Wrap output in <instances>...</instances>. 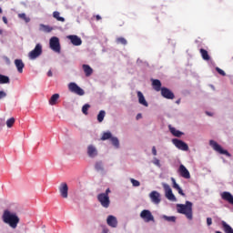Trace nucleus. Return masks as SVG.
<instances>
[{"mask_svg":"<svg viewBox=\"0 0 233 233\" xmlns=\"http://www.w3.org/2000/svg\"><path fill=\"white\" fill-rule=\"evenodd\" d=\"M154 165H156L157 167H161V163L159 162V159L155 158L153 161Z\"/></svg>","mask_w":233,"mask_h":233,"instance_id":"obj_43","label":"nucleus"},{"mask_svg":"<svg viewBox=\"0 0 233 233\" xmlns=\"http://www.w3.org/2000/svg\"><path fill=\"white\" fill-rule=\"evenodd\" d=\"M141 117H142L141 114L137 115V119H141Z\"/></svg>","mask_w":233,"mask_h":233,"instance_id":"obj_49","label":"nucleus"},{"mask_svg":"<svg viewBox=\"0 0 233 233\" xmlns=\"http://www.w3.org/2000/svg\"><path fill=\"white\" fill-rule=\"evenodd\" d=\"M88 108H90V105L85 104L82 107V112L85 116H88Z\"/></svg>","mask_w":233,"mask_h":233,"instance_id":"obj_37","label":"nucleus"},{"mask_svg":"<svg viewBox=\"0 0 233 233\" xmlns=\"http://www.w3.org/2000/svg\"><path fill=\"white\" fill-rule=\"evenodd\" d=\"M209 145H210V147H212L213 150H215L216 152H218V154H223L224 156L230 157V156H231L230 153H228V151L223 149V147H221V146H219V144H218V142H216L214 140H210Z\"/></svg>","mask_w":233,"mask_h":233,"instance_id":"obj_6","label":"nucleus"},{"mask_svg":"<svg viewBox=\"0 0 233 233\" xmlns=\"http://www.w3.org/2000/svg\"><path fill=\"white\" fill-rule=\"evenodd\" d=\"M169 131L172 133L175 137H181L183 136V132L176 129V127H172V126H168Z\"/></svg>","mask_w":233,"mask_h":233,"instance_id":"obj_24","label":"nucleus"},{"mask_svg":"<svg viewBox=\"0 0 233 233\" xmlns=\"http://www.w3.org/2000/svg\"><path fill=\"white\" fill-rule=\"evenodd\" d=\"M82 68L86 74V77H90V76H92V74H94V69H92V67H90V66L84 64L82 66Z\"/></svg>","mask_w":233,"mask_h":233,"instance_id":"obj_21","label":"nucleus"},{"mask_svg":"<svg viewBox=\"0 0 233 233\" xmlns=\"http://www.w3.org/2000/svg\"><path fill=\"white\" fill-rule=\"evenodd\" d=\"M2 219L4 223H6V225H9L11 228H17V225H19V217L17 214L10 212L9 210H5Z\"/></svg>","mask_w":233,"mask_h":233,"instance_id":"obj_1","label":"nucleus"},{"mask_svg":"<svg viewBox=\"0 0 233 233\" xmlns=\"http://www.w3.org/2000/svg\"><path fill=\"white\" fill-rule=\"evenodd\" d=\"M171 181L173 184V188H175L176 190H177L178 194H180V196H183L185 198V193L183 192V189H181V187H179V185H177V183L176 182V178L171 177Z\"/></svg>","mask_w":233,"mask_h":233,"instance_id":"obj_23","label":"nucleus"},{"mask_svg":"<svg viewBox=\"0 0 233 233\" xmlns=\"http://www.w3.org/2000/svg\"><path fill=\"white\" fill-rule=\"evenodd\" d=\"M216 70L218 71V73L220 76H227V73H225V72L223 71V69H221V68H219V67H216Z\"/></svg>","mask_w":233,"mask_h":233,"instance_id":"obj_41","label":"nucleus"},{"mask_svg":"<svg viewBox=\"0 0 233 233\" xmlns=\"http://www.w3.org/2000/svg\"><path fill=\"white\" fill-rule=\"evenodd\" d=\"M221 198L224 199V201H228L229 205L233 206V196L228 191H224L221 194Z\"/></svg>","mask_w":233,"mask_h":233,"instance_id":"obj_17","label":"nucleus"},{"mask_svg":"<svg viewBox=\"0 0 233 233\" xmlns=\"http://www.w3.org/2000/svg\"><path fill=\"white\" fill-rule=\"evenodd\" d=\"M106 223L108 227H112V228H117V218L112 215L107 217Z\"/></svg>","mask_w":233,"mask_h":233,"instance_id":"obj_15","label":"nucleus"},{"mask_svg":"<svg viewBox=\"0 0 233 233\" xmlns=\"http://www.w3.org/2000/svg\"><path fill=\"white\" fill-rule=\"evenodd\" d=\"M47 76H48V77H52V76H53L52 70H49V71L47 72Z\"/></svg>","mask_w":233,"mask_h":233,"instance_id":"obj_48","label":"nucleus"},{"mask_svg":"<svg viewBox=\"0 0 233 233\" xmlns=\"http://www.w3.org/2000/svg\"><path fill=\"white\" fill-rule=\"evenodd\" d=\"M0 14H3V9H1V7H0Z\"/></svg>","mask_w":233,"mask_h":233,"instance_id":"obj_51","label":"nucleus"},{"mask_svg":"<svg viewBox=\"0 0 233 233\" xmlns=\"http://www.w3.org/2000/svg\"><path fill=\"white\" fill-rule=\"evenodd\" d=\"M87 155L89 157H96L97 156V149L96 147L90 145L87 147Z\"/></svg>","mask_w":233,"mask_h":233,"instance_id":"obj_20","label":"nucleus"},{"mask_svg":"<svg viewBox=\"0 0 233 233\" xmlns=\"http://www.w3.org/2000/svg\"><path fill=\"white\" fill-rule=\"evenodd\" d=\"M112 133H110V132H105V133H103V135H102V137H101V140L102 141H106V139H112Z\"/></svg>","mask_w":233,"mask_h":233,"instance_id":"obj_31","label":"nucleus"},{"mask_svg":"<svg viewBox=\"0 0 233 233\" xmlns=\"http://www.w3.org/2000/svg\"><path fill=\"white\" fill-rule=\"evenodd\" d=\"M67 37L68 39H70L72 45H74L75 46H81V45L83 44V41L77 35H73Z\"/></svg>","mask_w":233,"mask_h":233,"instance_id":"obj_16","label":"nucleus"},{"mask_svg":"<svg viewBox=\"0 0 233 233\" xmlns=\"http://www.w3.org/2000/svg\"><path fill=\"white\" fill-rule=\"evenodd\" d=\"M149 198L155 205H159L161 203V195L157 191H152L149 194Z\"/></svg>","mask_w":233,"mask_h":233,"instance_id":"obj_12","label":"nucleus"},{"mask_svg":"<svg viewBox=\"0 0 233 233\" xmlns=\"http://www.w3.org/2000/svg\"><path fill=\"white\" fill-rule=\"evenodd\" d=\"M207 225H208V227H210V225H212V218H207Z\"/></svg>","mask_w":233,"mask_h":233,"instance_id":"obj_44","label":"nucleus"},{"mask_svg":"<svg viewBox=\"0 0 233 233\" xmlns=\"http://www.w3.org/2000/svg\"><path fill=\"white\" fill-rule=\"evenodd\" d=\"M177 210L178 214H184L187 219H192V202L186 201V204H177Z\"/></svg>","mask_w":233,"mask_h":233,"instance_id":"obj_2","label":"nucleus"},{"mask_svg":"<svg viewBox=\"0 0 233 233\" xmlns=\"http://www.w3.org/2000/svg\"><path fill=\"white\" fill-rule=\"evenodd\" d=\"M57 101H59V94H54L49 99V105L54 106V105H57Z\"/></svg>","mask_w":233,"mask_h":233,"instance_id":"obj_25","label":"nucleus"},{"mask_svg":"<svg viewBox=\"0 0 233 233\" xmlns=\"http://www.w3.org/2000/svg\"><path fill=\"white\" fill-rule=\"evenodd\" d=\"M163 188L165 190L167 199L169 201H177L176 196L172 193V188L168 184H163Z\"/></svg>","mask_w":233,"mask_h":233,"instance_id":"obj_9","label":"nucleus"},{"mask_svg":"<svg viewBox=\"0 0 233 233\" xmlns=\"http://www.w3.org/2000/svg\"><path fill=\"white\" fill-rule=\"evenodd\" d=\"M10 83V78L5 75L0 74V85H6Z\"/></svg>","mask_w":233,"mask_h":233,"instance_id":"obj_29","label":"nucleus"},{"mask_svg":"<svg viewBox=\"0 0 233 233\" xmlns=\"http://www.w3.org/2000/svg\"><path fill=\"white\" fill-rule=\"evenodd\" d=\"M178 172L181 177H184L185 179H190V172L183 164L179 166Z\"/></svg>","mask_w":233,"mask_h":233,"instance_id":"obj_14","label":"nucleus"},{"mask_svg":"<svg viewBox=\"0 0 233 233\" xmlns=\"http://www.w3.org/2000/svg\"><path fill=\"white\" fill-rule=\"evenodd\" d=\"M130 182L132 183L133 187H139L141 185L138 180H136L134 178H130Z\"/></svg>","mask_w":233,"mask_h":233,"instance_id":"obj_40","label":"nucleus"},{"mask_svg":"<svg viewBox=\"0 0 233 233\" xmlns=\"http://www.w3.org/2000/svg\"><path fill=\"white\" fill-rule=\"evenodd\" d=\"M105 116H106V112L105 110H101L97 115V121L98 123H103L105 119Z\"/></svg>","mask_w":233,"mask_h":233,"instance_id":"obj_30","label":"nucleus"},{"mask_svg":"<svg viewBox=\"0 0 233 233\" xmlns=\"http://www.w3.org/2000/svg\"><path fill=\"white\" fill-rule=\"evenodd\" d=\"M140 218L144 219L146 223H150V221H154V216L152 215V212L148 209H144L140 213Z\"/></svg>","mask_w":233,"mask_h":233,"instance_id":"obj_10","label":"nucleus"},{"mask_svg":"<svg viewBox=\"0 0 233 233\" xmlns=\"http://www.w3.org/2000/svg\"><path fill=\"white\" fill-rule=\"evenodd\" d=\"M152 86L156 92H161L163 87H161V81L159 79H151Z\"/></svg>","mask_w":233,"mask_h":233,"instance_id":"obj_19","label":"nucleus"},{"mask_svg":"<svg viewBox=\"0 0 233 233\" xmlns=\"http://www.w3.org/2000/svg\"><path fill=\"white\" fill-rule=\"evenodd\" d=\"M137 97L140 105H143L144 106H148V102H147V99H145V96L141 91H137Z\"/></svg>","mask_w":233,"mask_h":233,"instance_id":"obj_22","label":"nucleus"},{"mask_svg":"<svg viewBox=\"0 0 233 233\" xmlns=\"http://www.w3.org/2000/svg\"><path fill=\"white\" fill-rule=\"evenodd\" d=\"M95 168L98 172L103 171V163L102 162H96V165H95Z\"/></svg>","mask_w":233,"mask_h":233,"instance_id":"obj_38","label":"nucleus"},{"mask_svg":"<svg viewBox=\"0 0 233 233\" xmlns=\"http://www.w3.org/2000/svg\"><path fill=\"white\" fill-rule=\"evenodd\" d=\"M96 21H101V15H96Z\"/></svg>","mask_w":233,"mask_h":233,"instance_id":"obj_47","label":"nucleus"},{"mask_svg":"<svg viewBox=\"0 0 233 233\" xmlns=\"http://www.w3.org/2000/svg\"><path fill=\"white\" fill-rule=\"evenodd\" d=\"M68 89L73 93L76 94V96H85V90L81 88L77 84L71 82L68 85Z\"/></svg>","mask_w":233,"mask_h":233,"instance_id":"obj_7","label":"nucleus"},{"mask_svg":"<svg viewBox=\"0 0 233 233\" xmlns=\"http://www.w3.org/2000/svg\"><path fill=\"white\" fill-rule=\"evenodd\" d=\"M117 45H127V41L125 39V37H118L116 38Z\"/></svg>","mask_w":233,"mask_h":233,"instance_id":"obj_36","label":"nucleus"},{"mask_svg":"<svg viewBox=\"0 0 233 233\" xmlns=\"http://www.w3.org/2000/svg\"><path fill=\"white\" fill-rule=\"evenodd\" d=\"M15 66L17 69V72L19 74H23V69L25 68V63L23 62L22 59H15Z\"/></svg>","mask_w":233,"mask_h":233,"instance_id":"obj_18","label":"nucleus"},{"mask_svg":"<svg viewBox=\"0 0 233 233\" xmlns=\"http://www.w3.org/2000/svg\"><path fill=\"white\" fill-rule=\"evenodd\" d=\"M110 141L115 148L119 147V139H117V137H111Z\"/></svg>","mask_w":233,"mask_h":233,"instance_id":"obj_32","label":"nucleus"},{"mask_svg":"<svg viewBox=\"0 0 233 233\" xmlns=\"http://www.w3.org/2000/svg\"><path fill=\"white\" fill-rule=\"evenodd\" d=\"M0 34H3V30L0 29Z\"/></svg>","mask_w":233,"mask_h":233,"instance_id":"obj_52","label":"nucleus"},{"mask_svg":"<svg viewBox=\"0 0 233 233\" xmlns=\"http://www.w3.org/2000/svg\"><path fill=\"white\" fill-rule=\"evenodd\" d=\"M208 116H210V114L208 112H207Z\"/></svg>","mask_w":233,"mask_h":233,"instance_id":"obj_53","label":"nucleus"},{"mask_svg":"<svg viewBox=\"0 0 233 233\" xmlns=\"http://www.w3.org/2000/svg\"><path fill=\"white\" fill-rule=\"evenodd\" d=\"M20 19H23L25 23H30V17L26 16V14L22 13L18 15Z\"/></svg>","mask_w":233,"mask_h":233,"instance_id":"obj_34","label":"nucleus"},{"mask_svg":"<svg viewBox=\"0 0 233 233\" xmlns=\"http://www.w3.org/2000/svg\"><path fill=\"white\" fill-rule=\"evenodd\" d=\"M200 54H201L202 59H204V61H210V56H208V51H207L206 49L201 48L200 49Z\"/></svg>","mask_w":233,"mask_h":233,"instance_id":"obj_26","label":"nucleus"},{"mask_svg":"<svg viewBox=\"0 0 233 233\" xmlns=\"http://www.w3.org/2000/svg\"><path fill=\"white\" fill-rule=\"evenodd\" d=\"M160 92H161L162 97H165V99H174V97H176L174 93L167 87H162Z\"/></svg>","mask_w":233,"mask_h":233,"instance_id":"obj_13","label":"nucleus"},{"mask_svg":"<svg viewBox=\"0 0 233 233\" xmlns=\"http://www.w3.org/2000/svg\"><path fill=\"white\" fill-rule=\"evenodd\" d=\"M152 154L153 156H157V150L156 149L155 146L152 147Z\"/></svg>","mask_w":233,"mask_h":233,"instance_id":"obj_45","label":"nucleus"},{"mask_svg":"<svg viewBox=\"0 0 233 233\" xmlns=\"http://www.w3.org/2000/svg\"><path fill=\"white\" fill-rule=\"evenodd\" d=\"M110 192V188L108 187L104 193H99L96 196V199L103 208H108L110 207V196H108Z\"/></svg>","mask_w":233,"mask_h":233,"instance_id":"obj_3","label":"nucleus"},{"mask_svg":"<svg viewBox=\"0 0 233 233\" xmlns=\"http://www.w3.org/2000/svg\"><path fill=\"white\" fill-rule=\"evenodd\" d=\"M164 219H166V221L176 223V217H167V216H164Z\"/></svg>","mask_w":233,"mask_h":233,"instance_id":"obj_39","label":"nucleus"},{"mask_svg":"<svg viewBox=\"0 0 233 233\" xmlns=\"http://www.w3.org/2000/svg\"><path fill=\"white\" fill-rule=\"evenodd\" d=\"M60 15H61V13H59L58 11H55L53 13V17L56 19V21H60V23H65V17Z\"/></svg>","mask_w":233,"mask_h":233,"instance_id":"obj_27","label":"nucleus"},{"mask_svg":"<svg viewBox=\"0 0 233 233\" xmlns=\"http://www.w3.org/2000/svg\"><path fill=\"white\" fill-rule=\"evenodd\" d=\"M49 46L53 52H56L57 54L61 53V44L59 43V38L57 36L50 38Z\"/></svg>","mask_w":233,"mask_h":233,"instance_id":"obj_4","label":"nucleus"},{"mask_svg":"<svg viewBox=\"0 0 233 233\" xmlns=\"http://www.w3.org/2000/svg\"><path fill=\"white\" fill-rule=\"evenodd\" d=\"M172 143H173V145H175L176 147L178 148V150H183L184 152L188 151V145L187 143L183 142V140H179L177 138H173Z\"/></svg>","mask_w":233,"mask_h":233,"instance_id":"obj_8","label":"nucleus"},{"mask_svg":"<svg viewBox=\"0 0 233 233\" xmlns=\"http://www.w3.org/2000/svg\"><path fill=\"white\" fill-rule=\"evenodd\" d=\"M3 22L5 23V25H8V19L6 18V16H3Z\"/></svg>","mask_w":233,"mask_h":233,"instance_id":"obj_46","label":"nucleus"},{"mask_svg":"<svg viewBox=\"0 0 233 233\" xmlns=\"http://www.w3.org/2000/svg\"><path fill=\"white\" fill-rule=\"evenodd\" d=\"M222 227L224 228V232L226 233H233V228L230 225L227 224V222L222 221Z\"/></svg>","mask_w":233,"mask_h":233,"instance_id":"obj_28","label":"nucleus"},{"mask_svg":"<svg viewBox=\"0 0 233 233\" xmlns=\"http://www.w3.org/2000/svg\"><path fill=\"white\" fill-rule=\"evenodd\" d=\"M177 105H179V103H181V99H178L176 101Z\"/></svg>","mask_w":233,"mask_h":233,"instance_id":"obj_50","label":"nucleus"},{"mask_svg":"<svg viewBox=\"0 0 233 233\" xmlns=\"http://www.w3.org/2000/svg\"><path fill=\"white\" fill-rule=\"evenodd\" d=\"M5 97H6V92L0 91V99H5Z\"/></svg>","mask_w":233,"mask_h":233,"instance_id":"obj_42","label":"nucleus"},{"mask_svg":"<svg viewBox=\"0 0 233 233\" xmlns=\"http://www.w3.org/2000/svg\"><path fill=\"white\" fill-rule=\"evenodd\" d=\"M41 54H43V46L41 44H36L35 48L29 52L28 57L32 60L37 59Z\"/></svg>","mask_w":233,"mask_h":233,"instance_id":"obj_5","label":"nucleus"},{"mask_svg":"<svg viewBox=\"0 0 233 233\" xmlns=\"http://www.w3.org/2000/svg\"><path fill=\"white\" fill-rule=\"evenodd\" d=\"M40 26H41L43 32H46L47 34L52 32V30H54L50 25H41Z\"/></svg>","mask_w":233,"mask_h":233,"instance_id":"obj_35","label":"nucleus"},{"mask_svg":"<svg viewBox=\"0 0 233 233\" xmlns=\"http://www.w3.org/2000/svg\"><path fill=\"white\" fill-rule=\"evenodd\" d=\"M58 190L60 192V195L64 199H66L68 198V184L66 182H63L60 184Z\"/></svg>","mask_w":233,"mask_h":233,"instance_id":"obj_11","label":"nucleus"},{"mask_svg":"<svg viewBox=\"0 0 233 233\" xmlns=\"http://www.w3.org/2000/svg\"><path fill=\"white\" fill-rule=\"evenodd\" d=\"M15 123V118L11 117L6 120V127L7 128H12L14 127V124Z\"/></svg>","mask_w":233,"mask_h":233,"instance_id":"obj_33","label":"nucleus"}]
</instances>
